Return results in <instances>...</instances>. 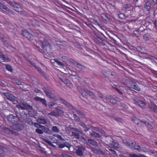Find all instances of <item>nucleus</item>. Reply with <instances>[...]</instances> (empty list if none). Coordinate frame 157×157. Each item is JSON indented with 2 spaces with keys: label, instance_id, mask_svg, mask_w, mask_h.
Wrapping results in <instances>:
<instances>
[{
  "label": "nucleus",
  "instance_id": "nucleus-54",
  "mask_svg": "<svg viewBox=\"0 0 157 157\" xmlns=\"http://www.w3.org/2000/svg\"><path fill=\"white\" fill-rule=\"evenodd\" d=\"M62 81L66 85L67 84V83L69 82V80L67 79H63L62 80Z\"/></svg>",
  "mask_w": 157,
  "mask_h": 157
},
{
  "label": "nucleus",
  "instance_id": "nucleus-9",
  "mask_svg": "<svg viewBox=\"0 0 157 157\" xmlns=\"http://www.w3.org/2000/svg\"><path fill=\"white\" fill-rule=\"evenodd\" d=\"M11 128L15 130L20 131L24 128V125L22 124L18 123L13 125Z\"/></svg>",
  "mask_w": 157,
  "mask_h": 157
},
{
  "label": "nucleus",
  "instance_id": "nucleus-33",
  "mask_svg": "<svg viewBox=\"0 0 157 157\" xmlns=\"http://www.w3.org/2000/svg\"><path fill=\"white\" fill-rule=\"evenodd\" d=\"M144 8L148 11L151 9L150 3L149 2H146L144 5Z\"/></svg>",
  "mask_w": 157,
  "mask_h": 157
},
{
  "label": "nucleus",
  "instance_id": "nucleus-10",
  "mask_svg": "<svg viewBox=\"0 0 157 157\" xmlns=\"http://www.w3.org/2000/svg\"><path fill=\"white\" fill-rule=\"evenodd\" d=\"M122 142L124 144L131 148H132L134 146V142H132L130 140L126 138L122 140Z\"/></svg>",
  "mask_w": 157,
  "mask_h": 157
},
{
  "label": "nucleus",
  "instance_id": "nucleus-50",
  "mask_svg": "<svg viewBox=\"0 0 157 157\" xmlns=\"http://www.w3.org/2000/svg\"><path fill=\"white\" fill-rule=\"evenodd\" d=\"M48 115H51L54 116H57V113L54 111H52V112L48 113Z\"/></svg>",
  "mask_w": 157,
  "mask_h": 157
},
{
  "label": "nucleus",
  "instance_id": "nucleus-60",
  "mask_svg": "<svg viewBox=\"0 0 157 157\" xmlns=\"http://www.w3.org/2000/svg\"><path fill=\"white\" fill-rule=\"evenodd\" d=\"M56 62L60 66H63V63H62L60 61H58V60H56Z\"/></svg>",
  "mask_w": 157,
  "mask_h": 157
},
{
  "label": "nucleus",
  "instance_id": "nucleus-56",
  "mask_svg": "<svg viewBox=\"0 0 157 157\" xmlns=\"http://www.w3.org/2000/svg\"><path fill=\"white\" fill-rule=\"evenodd\" d=\"M62 155L63 157H73L72 156L69 155L65 153L62 154Z\"/></svg>",
  "mask_w": 157,
  "mask_h": 157
},
{
  "label": "nucleus",
  "instance_id": "nucleus-20",
  "mask_svg": "<svg viewBox=\"0 0 157 157\" xmlns=\"http://www.w3.org/2000/svg\"><path fill=\"white\" fill-rule=\"evenodd\" d=\"M78 88L79 92L81 93L82 96L85 98H86V90H85L83 89L82 87L80 86L78 87Z\"/></svg>",
  "mask_w": 157,
  "mask_h": 157
},
{
  "label": "nucleus",
  "instance_id": "nucleus-24",
  "mask_svg": "<svg viewBox=\"0 0 157 157\" xmlns=\"http://www.w3.org/2000/svg\"><path fill=\"white\" fill-rule=\"evenodd\" d=\"M90 135L95 137L100 138L101 137V135L99 133L95 131H93L91 132H90Z\"/></svg>",
  "mask_w": 157,
  "mask_h": 157
},
{
  "label": "nucleus",
  "instance_id": "nucleus-16",
  "mask_svg": "<svg viewBox=\"0 0 157 157\" xmlns=\"http://www.w3.org/2000/svg\"><path fill=\"white\" fill-rule=\"evenodd\" d=\"M10 61V59L8 57L3 54H2L0 56V62H9Z\"/></svg>",
  "mask_w": 157,
  "mask_h": 157
},
{
  "label": "nucleus",
  "instance_id": "nucleus-14",
  "mask_svg": "<svg viewBox=\"0 0 157 157\" xmlns=\"http://www.w3.org/2000/svg\"><path fill=\"white\" fill-rule=\"evenodd\" d=\"M22 33L24 36L26 37L29 40H32L33 38V36L27 30H23Z\"/></svg>",
  "mask_w": 157,
  "mask_h": 157
},
{
  "label": "nucleus",
  "instance_id": "nucleus-23",
  "mask_svg": "<svg viewBox=\"0 0 157 157\" xmlns=\"http://www.w3.org/2000/svg\"><path fill=\"white\" fill-rule=\"evenodd\" d=\"M86 94H89L93 98L96 100L97 98V97L92 92L88 90H86Z\"/></svg>",
  "mask_w": 157,
  "mask_h": 157
},
{
  "label": "nucleus",
  "instance_id": "nucleus-58",
  "mask_svg": "<svg viewBox=\"0 0 157 157\" xmlns=\"http://www.w3.org/2000/svg\"><path fill=\"white\" fill-rule=\"evenodd\" d=\"M49 139L53 141L54 142H55L56 140V138L52 136H50L49 137Z\"/></svg>",
  "mask_w": 157,
  "mask_h": 157
},
{
  "label": "nucleus",
  "instance_id": "nucleus-51",
  "mask_svg": "<svg viewBox=\"0 0 157 157\" xmlns=\"http://www.w3.org/2000/svg\"><path fill=\"white\" fill-rule=\"evenodd\" d=\"M33 66H34V67L37 69V70L40 72H42V71L41 68H40L39 67H38L36 66V65L35 64H33Z\"/></svg>",
  "mask_w": 157,
  "mask_h": 157
},
{
  "label": "nucleus",
  "instance_id": "nucleus-47",
  "mask_svg": "<svg viewBox=\"0 0 157 157\" xmlns=\"http://www.w3.org/2000/svg\"><path fill=\"white\" fill-rule=\"evenodd\" d=\"M42 140L46 142L49 144H52V142L48 140L45 138H43Z\"/></svg>",
  "mask_w": 157,
  "mask_h": 157
},
{
  "label": "nucleus",
  "instance_id": "nucleus-34",
  "mask_svg": "<svg viewBox=\"0 0 157 157\" xmlns=\"http://www.w3.org/2000/svg\"><path fill=\"white\" fill-rule=\"evenodd\" d=\"M134 146L132 147L134 148L136 150L139 151L141 150L140 147L139 145L136 144L135 142H134Z\"/></svg>",
  "mask_w": 157,
  "mask_h": 157
},
{
  "label": "nucleus",
  "instance_id": "nucleus-3",
  "mask_svg": "<svg viewBox=\"0 0 157 157\" xmlns=\"http://www.w3.org/2000/svg\"><path fill=\"white\" fill-rule=\"evenodd\" d=\"M105 143L108 145H110L111 147L115 149L122 148L121 146L117 143H114L113 140L109 137H106Z\"/></svg>",
  "mask_w": 157,
  "mask_h": 157
},
{
  "label": "nucleus",
  "instance_id": "nucleus-53",
  "mask_svg": "<svg viewBox=\"0 0 157 157\" xmlns=\"http://www.w3.org/2000/svg\"><path fill=\"white\" fill-rule=\"evenodd\" d=\"M16 107L19 109H21V110L25 109V108L24 107L21 106L20 105H17L16 106Z\"/></svg>",
  "mask_w": 157,
  "mask_h": 157
},
{
  "label": "nucleus",
  "instance_id": "nucleus-63",
  "mask_svg": "<svg viewBox=\"0 0 157 157\" xmlns=\"http://www.w3.org/2000/svg\"><path fill=\"white\" fill-rule=\"evenodd\" d=\"M66 85L67 86L69 87H71L72 86V84L69 81Z\"/></svg>",
  "mask_w": 157,
  "mask_h": 157
},
{
  "label": "nucleus",
  "instance_id": "nucleus-18",
  "mask_svg": "<svg viewBox=\"0 0 157 157\" xmlns=\"http://www.w3.org/2000/svg\"><path fill=\"white\" fill-rule=\"evenodd\" d=\"M56 44L61 49H65L66 45L64 44L63 42L59 40H56L55 41Z\"/></svg>",
  "mask_w": 157,
  "mask_h": 157
},
{
  "label": "nucleus",
  "instance_id": "nucleus-27",
  "mask_svg": "<svg viewBox=\"0 0 157 157\" xmlns=\"http://www.w3.org/2000/svg\"><path fill=\"white\" fill-rule=\"evenodd\" d=\"M37 121L39 123L42 124H45L47 122L46 119L44 118H39L38 119Z\"/></svg>",
  "mask_w": 157,
  "mask_h": 157
},
{
  "label": "nucleus",
  "instance_id": "nucleus-61",
  "mask_svg": "<svg viewBox=\"0 0 157 157\" xmlns=\"http://www.w3.org/2000/svg\"><path fill=\"white\" fill-rule=\"evenodd\" d=\"M83 128H84V131L85 132H86V131H88L90 129V128L89 127H87L86 125V127H84Z\"/></svg>",
  "mask_w": 157,
  "mask_h": 157
},
{
  "label": "nucleus",
  "instance_id": "nucleus-49",
  "mask_svg": "<svg viewBox=\"0 0 157 157\" xmlns=\"http://www.w3.org/2000/svg\"><path fill=\"white\" fill-rule=\"evenodd\" d=\"M42 99L43 98L37 96L36 97L34 98V99L36 101H39L40 102L41 101Z\"/></svg>",
  "mask_w": 157,
  "mask_h": 157
},
{
  "label": "nucleus",
  "instance_id": "nucleus-28",
  "mask_svg": "<svg viewBox=\"0 0 157 157\" xmlns=\"http://www.w3.org/2000/svg\"><path fill=\"white\" fill-rule=\"evenodd\" d=\"M151 38V36L148 33L145 34L143 36L144 39L145 41H148L150 40Z\"/></svg>",
  "mask_w": 157,
  "mask_h": 157
},
{
  "label": "nucleus",
  "instance_id": "nucleus-29",
  "mask_svg": "<svg viewBox=\"0 0 157 157\" xmlns=\"http://www.w3.org/2000/svg\"><path fill=\"white\" fill-rule=\"evenodd\" d=\"M91 150L94 153V154H99V153H100L101 152V150H100L99 149H97L96 148H92L91 149Z\"/></svg>",
  "mask_w": 157,
  "mask_h": 157
},
{
  "label": "nucleus",
  "instance_id": "nucleus-17",
  "mask_svg": "<svg viewBox=\"0 0 157 157\" xmlns=\"http://www.w3.org/2000/svg\"><path fill=\"white\" fill-rule=\"evenodd\" d=\"M87 144L88 145H92L95 147H97L98 146V143L94 140L91 139L88 140Z\"/></svg>",
  "mask_w": 157,
  "mask_h": 157
},
{
  "label": "nucleus",
  "instance_id": "nucleus-48",
  "mask_svg": "<svg viewBox=\"0 0 157 157\" xmlns=\"http://www.w3.org/2000/svg\"><path fill=\"white\" fill-rule=\"evenodd\" d=\"M36 132L39 134H42L43 133V132L41 129H37L36 130Z\"/></svg>",
  "mask_w": 157,
  "mask_h": 157
},
{
  "label": "nucleus",
  "instance_id": "nucleus-11",
  "mask_svg": "<svg viewBox=\"0 0 157 157\" xmlns=\"http://www.w3.org/2000/svg\"><path fill=\"white\" fill-rule=\"evenodd\" d=\"M106 100L109 101L111 104L116 105L118 103V101L119 98H117V99L114 98L113 97L111 96H107L106 97Z\"/></svg>",
  "mask_w": 157,
  "mask_h": 157
},
{
  "label": "nucleus",
  "instance_id": "nucleus-39",
  "mask_svg": "<svg viewBox=\"0 0 157 157\" xmlns=\"http://www.w3.org/2000/svg\"><path fill=\"white\" fill-rule=\"evenodd\" d=\"M0 85L2 87H4L7 85V83L6 82L4 81L0 80Z\"/></svg>",
  "mask_w": 157,
  "mask_h": 157
},
{
  "label": "nucleus",
  "instance_id": "nucleus-59",
  "mask_svg": "<svg viewBox=\"0 0 157 157\" xmlns=\"http://www.w3.org/2000/svg\"><path fill=\"white\" fill-rule=\"evenodd\" d=\"M130 7L129 5L128 4L124 5V8L125 9H127L129 8Z\"/></svg>",
  "mask_w": 157,
  "mask_h": 157
},
{
  "label": "nucleus",
  "instance_id": "nucleus-62",
  "mask_svg": "<svg viewBox=\"0 0 157 157\" xmlns=\"http://www.w3.org/2000/svg\"><path fill=\"white\" fill-rule=\"evenodd\" d=\"M64 146V145L63 144H60L59 145V147L60 148H63Z\"/></svg>",
  "mask_w": 157,
  "mask_h": 157
},
{
  "label": "nucleus",
  "instance_id": "nucleus-57",
  "mask_svg": "<svg viewBox=\"0 0 157 157\" xmlns=\"http://www.w3.org/2000/svg\"><path fill=\"white\" fill-rule=\"evenodd\" d=\"M115 89L120 94L122 95L123 94V92L122 91H120L119 89L117 88H116Z\"/></svg>",
  "mask_w": 157,
  "mask_h": 157
},
{
  "label": "nucleus",
  "instance_id": "nucleus-7",
  "mask_svg": "<svg viewBox=\"0 0 157 157\" xmlns=\"http://www.w3.org/2000/svg\"><path fill=\"white\" fill-rule=\"evenodd\" d=\"M78 149L76 150V153L78 155L82 157L83 155L84 152L86 150L85 147L83 146H78Z\"/></svg>",
  "mask_w": 157,
  "mask_h": 157
},
{
  "label": "nucleus",
  "instance_id": "nucleus-36",
  "mask_svg": "<svg viewBox=\"0 0 157 157\" xmlns=\"http://www.w3.org/2000/svg\"><path fill=\"white\" fill-rule=\"evenodd\" d=\"M52 130L54 132H59V129L56 126H53L52 127Z\"/></svg>",
  "mask_w": 157,
  "mask_h": 157
},
{
  "label": "nucleus",
  "instance_id": "nucleus-1",
  "mask_svg": "<svg viewBox=\"0 0 157 157\" xmlns=\"http://www.w3.org/2000/svg\"><path fill=\"white\" fill-rule=\"evenodd\" d=\"M132 121L139 127L144 126V125L145 124L148 128L150 129H152L153 128V127L152 125L148 122L142 121L136 117L133 118Z\"/></svg>",
  "mask_w": 157,
  "mask_h": 157
},
{
  "label": "nucleus",
  "instance_id": "nucleus-15",
  "mask_svg": "<svg viewBox=\"0 0 157 157\" xmlns=\"http://www.w3.org/2000/svg\"><path fill=\"white\" fill-rule=\"evenodd\" d=\"M60 100L61 101V103L66 106L67 108L71 109H75V108L74 107L72 106L69 102L64 99L60 98Z\"/></svg>",
  "mask_w": 157,
  "mask_h": 157
},
{
  "label": "nucleus",
  "instance_id": "nucleus-8",
  "mask_svg": "<svg viewBox=\"0 0 157 157\" xmlns=\"http://www.w3.org/2000/svg\"><path fill=\"white\" fill-rule=\"evenodd\" d=\"M2 94L5 96L7 99L10 101H14L17 100V98L14 96L13 94L8 93H3Z\"/></svg>",
  "mask_w": 157,
  "mask_h": 157
},
{
  "label": "nucleus",
  "instance_id": "nucleus-13",
  "mask_svg": "<svg viewBox=\"0 0 157 157\" xmlns=\"http://www.w3.org/2000/svg\"><path fill=\"white\" fill-rule=\"evenodd\" d=\"M133 101L134 103L142 108H145L146 107L145 103L141 101H140L137 99H133Z\"/></svg>",
  "mask_w": 157,
  "mask_h": 157
},
{
  "label": "nucleus",
  "instance_id": "nucleus-26",
  "mask_svg": "<svg viewBox=\"0 0 157 157\" xmlns=\"http://www.w3.org/2000/svg\"><path fill=\"white\" fill-rule=\"evenodd\" d=\"M22 104L24 106L25 109H33L32 107L27 103L23 102Z\"/></svg>",
  "mask_w": 157,
  "mask_h": 157
},
{
  "label": "nucleus",
  "instance_id": "nucleus-32",
  "mask_svg": "<svg viewBox=\"0 0 157 157\" xmlns=\"http://www.w3.org/2000/svg\"><path fill=\"white\" fill-rule=\"evenodd\" d=\"M94 40L98 44L101 43L102 41V40L97 36H96L94 37Z\"/></svg>",
  "mask_w": 157,
  "mask_h": 157
},
{
  "label": "nucleus",
  "instance_id": "nucleus-6",
  "mask_svg": "<svg viewBox=\"0 0 157 157\" xmlns=\"http://www.w3.org/2000/svg\"><path fill=\"white\" fill-rule=\"evenodd\" d=\"M7 119L9 122L13 124L17 123L19 121V116L16 114H10L7 116Z\"/></svg>",
  "mask_w": 157,
  "mask_h": 157
},
{
  "label": "nucleus",
  "instance_id": "nucleus-25",
  "mask_svg": "<svg viewBox=\"0 0 157 157\" xmlns=\"http://www.w3.org/2000/svg\"><path fill=\"white\" fill-rule=\"evenodd\" d=\"M24 121L30 125H32L33 124L32 119L30 118L26 117L24 119Z\"/></svg>",
  "mask_w": 157,
  "mask_h": 157
},
{
  "label": "nucleus",
  "instance_id": "nucleus-64",
  "mask_svg": "<svg viewBox=\"0 0 157 157\" xmlns=\"http://www.w3.org/2000/svg\"><path fill=\"white\" fill-rule=\"evenodd\" d=\"M120 106L122 107L123 108H127V106L124 104H122V103H121L120 104Z\"/></svg>",
  "mask_w": 157,
  "mask_h": 157
},
{
  "label": "nucleus",
  "instance_id": "nucleus-41",
  "mask_svg": "<svg viewBox=\"0 0 157 157\" xmlns=\"http://www.w3.org/2000/svg\"><path fill=\"white\" fill-rule=\"evenodd\" d=\"M55 109L56 110L58 111L59 112V113L60 114H63L64 113L63 110L60 109L59 107H56Z\"/></svg>",
  "mask_w": 157,
  "mask_h": 157
},
{
  "label": "nucleus",
  "instance_id": "nucleus-30",
  "mask_svg": "<svg viewBox=\"0 0 157 157\" xmlns=\"http://www.w3.org/2000/svg\"><path fill=\"white\" fill-rule=\"evenodd\" d=\"M0 9L2 10L3 12L6 13L9 12L10 10L5 5H3Z\"/></svg>",
  "mask_w": 157,
  "mask_h": 157
},
{
  "label": "nucleus",
  "instance_id": "nucleus-44",
  "mask_svg": "<svg viewBox=\"0 0 157 157\" xmlns=\"http://www.w3.org/2000/svg\"><path fill=\"white\" fill-rule=\"evenodd\" d=\"M118 17L120 18L121 19H123L124 18L125 15L124 14H123L122 13H120L118 14Z\"/></svg>",
  "mask_w": 157,
  "mask_h": 157
},
{
  "label": "nucleus",
  "instance_id": "nucleus-42",
  "mask_svg": "<svg viewBox=\"0 0 157 157\" xmlns=\"http://www.w3.org/2000/svg\"><path fill=\"white\" fill-rule=\"evenodd\" d=\"M143 156L142 155H138L135 154H130L129 155V156L130 157H142Z\"/></svg>",
  "mask_w": 157,
  "mask_h": 157
},
{
  "label": "nucleus",
  "instance_id": "nucleus-45",
  "mask_svg": "<svg viewBox=\"0 0 157 157\" xmlns=\"http://www.w3.org/2000/svg\"><path fill=\"white\" fill-rule=\"evenodd\" d=\"M57 104L56 103L53 102H50L48 105L49 107L52 109L51 107L55 106Z\"/></svg>",
  "mask_w": 157,
  "mask_h": 157
},
{
  "label": "nucleus",
  "instance_id": "nucleus-35",
  "mask_svg": "<svg viewBox=\"0 0 157 157\" xmlns=\"http://www.w3.org/2000/svg\"><path fill=\"white\" fill-rule=\"evenodd\" d=\"M43 130L44 131V132L46 133L50 134L52 133V131L50 129L45 127V128H44Z\"/></svg>",
  "mask_w": 157,
  "mask_h": 157
},
{
  "label": "nucleus",
  "instance_id": "nucleus-21",
  "mask_svg": "<svg viewBox=\"0 0 157 157\" xmlns=\"http://www.w3.org/2000/svg\"><path fill=\"white\" fill-rule=\"evenodd\" d=\"M71 136H72L73 138H75L76 139H78V140L82 136H80L79 135L78 132H72Z\"/></svg>",
  "mask_w": 157,
  "mask_h": 157
},
{
  "label": "nucleus",
  "instance_id": "nucleus-2",
  "mask_svg": "<svg viewBox=\"0 0 157 157\" xmlns=\"http://www.w3.org/2000/svg\"><path fill=\"white\" fill-rule=\"evenodd\" d=\"M42 45V47L43 49L42 52L39 51L40 52H42L45 54L48 53L50 52L52 49V47L49 43L46 40H44V41L41 40H40Z\"/></svg>",
  "mask_w": 157,
  "mask_h": 157
},
{
  "label": "nucleus",
  "instance_id": "nucleus-4",
  "mask_svg": "<svg viewBox=\"0 0 157 157\" xmlns=\"http://www.w3.org/2000/svg\"><path fill=\"white\" fill-rule=\"evenodd\" d=\"M126 83L127 86L129 88L133 89L138 91H140L141 90L136 82L131 81L129 78H127Z\"/></svg>",
  "mask_w": 157,
  "mask_h": 157
},
{
  "label": "nucleus",
  "instance_id": "nucleus-38",
  "mask_svg": "<svg viewBox=\"0 0 157 157\" xmlns=\"http://www.w3.org/2000/svg\"><path fill=\"white\" fill-rule=\"evenodd\" d=\"M79 140L80 141L83 143H87V141L86 140V139L83 136H82Z\"/></svg>",
  "mask_w": 157,
  "mask_h": 157
},
{
  "label": "nucleus",
  "instance_id": "nucleus-43",
  "mask_svg": "<svg viewBox=\"0 0 157 157\" xmlns=\"http://www.w3.org/2000/svg\"><path fill=\"white\" fill-rule=\"evenodd\" d=\"M6 68L8 70L11 72H12L13 71V69L10 65H6Z\"/></svg>",
  "mask_w": 157,
  "mask_h": 157
},
{
  "label": "nucleus",
  "instance_id": "nucleus-46",
  "mask_svg": "<svg viewBox=\"0 0 157 157\" xmlns=\"http://www.w3.org/2000/svg\"><path fill=\"white\" fill-rule=\"evenodd\" d=\"M41 102L42 104L45 105L46 107L48 105L46 103V101L44 98H43Z\"/></svg>",
  "mask_w": 157,
  "mask_h": 157
},
{
  "label": "nucleus",
  "instance_id": "nucleus-5",
  "mask_svg": "<svg viewBox=\"0 0 157 157\" xmlns=\"http://www.w3.org/2000/svg\"><path fill=\"white\" fill-rule=\"evenodd\" d=\"M10 6L13 7L14 10L16 11L21 13L24 12V10H23L20 5L18 3L10 0L8 3Z\"/></svg>",
  "mask_w": 157,
  "mask_h": 157
},
{
  "label": "nucleus",
  "instance_id": "nucleus-37",
  "mask_svg": "<svg viewBox=\"0 0 157 157\" xmlns=\"http://www.w3.org/2000/svg\"><path fill=\"white\" fill-rule=\"evenodd\" d=\"M53 136L59 139L62 141H65L64 139L60 135L58 134H54Z\"/></svg>",
  "mask_w": 157,
  "mask_h": 157
},
{
  "label": "nucleus",
  "instance_id": "nucleus-22",
  "mask_svg": "<svg viewBox=\"0 0 157 157\" xmlns=\"http://www.w3.org/2000/svg\"><path fill=\"white\" fill-rule=\"evenodd\" d=\"M3 130L7 134H12L16 135L17 133V132H14L9 128H4Z\"/></svg>",
  "mask_w": 157,
  "mask_h": 157
},
{
  "label": "nucleus",
  "instance_id": "nucleus-55",
  "mask_svg": "<svg viewBox=\"0 0 157 157\" xmlns=\"http://www.w3.org/2000/svg\"><path fill=\"white\" fill-rule=\"evenodd\" d=\"M78 124L81 126H82L83 128L84 127H86L85 124L82 122H80Z\"/></svg>",
  "mask_w": 157,
  "mask_h": 157
},
{
  "label": "nucleus",
  "instance_id": "nucleus-19",
  "mask_svg": "<svg viewBox=\"0 0 157 157\" xmlns=\"http://www.w3.org/2000/svg\"><path fill=\"white\" fill-rule=\"evenodd\" d=\"M44 90L48 98L50 99L53 98L52 97L53 95L52 93L51 90L48 89H46V88H44Z\"/></svg>",
  "mask_w": 157,
  "mask_h": 157
},
{
  "label": "nucleus",
  "instance_id": "nucleus-12",
  "mask_svg": "<svg viewBox=\"0 0 157 157\" xmlns=\"http://www.w3.org/2000/svg\"><path fill=\"white\" fill-rule=\"evenodd\" d=\"M70 61L74 64L75 67H78L81 70H84L86 69V67L85 66L75 61L74 60H71Z\"/></svg>",
  "mask_w": 157,
  "mask_h": 157
},
{
  "label": "nucleus",
  "instance_id": "nucleus-52",
  "mask_svg": "<svg viewBox=\"0 0 157 157\" xmlns=\"http://www.w3.org/2000/svg\"><path fill=\"white\" fill-rule=\"evenodd\" d=\"M97 95L100 98L103 99V95L101 94L99 91L97 92Z\"/></svg>",
  "mask_w": 157,
  "mask_h": 157
},
{
  "label": "nucleus",
  "instance_id": "nucleus-40",
  "mask_svg": "<svg viewBox=\"0 0 157 157\" xmlns=\"http://www.w3.org/2000/svg\"><path fill=\"white\" fill-rule=\"evenodd\" d=\"M73 117L74 118L75 121L77 122H78L80 120V118L76 114H74L73 115Z\"/></svg>",
  "mask_w": 157,
  "mask_h": 157
},
{
  "label": "nucleus",
  "instance_id": "nucleus-31",
  "mask_svg": "<svg viewBox=\"0 0 157 157\" xmlns=\"http://www.w3.org/2000/svg\"><path fill=\"white\" fill-rule=\"evenodd\" d=\"M12 82L13 83L18 85H20L21 84V82L17 79L13 78L12 79Z\"/></svg>",
  "mask_w": 157,
  "mask_h": 157
}]
</instances>
